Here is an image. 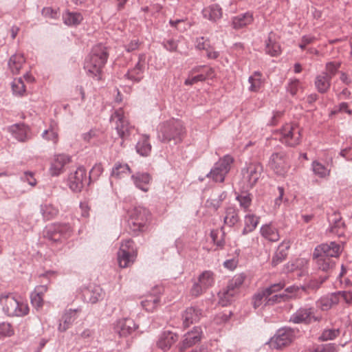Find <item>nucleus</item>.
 <instances>
[{
	"instance_id": "nucleus-23",
	"label": "nucleus",
	"mask_w": 352,
	"mask_h": 352,
	"mask_svg": "<svg viewBox=\"0 0 352 352\" xmlns=\"http://www.w3.org/2000/svg\"><path fill=\"white\" fill-rule=\"evenodd\" d=\"M144 56L143 54L139 56V60L135 67L129 70L125 75L129 79L135 82H139L143 78V74L144 72L145 63L144 60Z\"/></svg>"
},
{
	"instance_id": "nucleus-1",
	"label": "nucleus",
	"mask_w": 352,
	"mask_h": 352,
	"mask_svg": "<svg viewBox=\"0 0 352 352\" xmlns=\"http://www.w3.org/2000/svg\"><path fill=\"white\" fill-rule=\"evenodd\" d=\"M108 57L109 52L106 46L102 44L94 45L84 63V69L87 75L94 80H100Z\"/></svg>"
},
{
	"instance_id": "nucleus-38",
	"label": "nucleus",
	"mask_w": 352,
	"mask_h": 352,
	"mask_svg": "<svg viewBox=\"0 0 352 352\" xmlns=\"http://www.w3.org/2000/svg\"><path fill=\"white\" fill-rule=\"evenodd\" d=\"M260 218L253 214H248L245 216L244 228L242 234L246 235L254 231L259 223Z\"/></svg>"
},
{
	"instance_id": "nucleus-7",
	"label": "nucleus",
	"mask_w": 352,
	"mask_h": 352,
	"mask_svg": "<svg viewBox=\"0 0 352 352\" xmlns=\"http://www.w3.org/2000/svg\"><path fill=\"white\" fill-rule=\"evenodd\" d=\"M302 128L296 122L286 123L280 129L279 140L287 146L295 147L300 143Z\"/></svg>"
},
{
	"instance_id": "nucleus-35",
	"label": "nucleus",
	"mask_w": 352,
	"mask_h": 352,
	"mask_svg": "<svg viewBox=\"0 0 352 352\" xmlns=\"http://www.w3.org/2000/svg\"><path fill=\"white\" fill-rule=\"evenodd\" d=\"M136 256L137 253L128 252L124 249H120L118 252V261L119 266L122 268L129 267L130 265L133 263Z\"/></svg>"
},
{
	"instance_id": "nucleus-15",
	"label": "nucleus",
	"mask_w": 352,
	"mask_h": 352,
	"mask_svg": "<svg viewBox=\"0 0 352 352\" xmlns=\"http://www.w3.org/2000/svg\"><path fill=\"white\" fill-rule=\"evenodd\" d=\"M89 184L86 170L82 166L78 167L69 177V188L74 192H80L85 186H88Z\"/></svg>"
},
{
	"instance_id": "nucleus-22",
	"label": "nucleus",
	"mask_w": 352,
	"mask_h": 352,
	"mask_svg": "<svg viewBox=\"0 0 352 352\" xmlns=\"http://www.w3.org/2000/svg\"><path fill=\"white\" fill-rule=\"evenodd\" d=\"M80 309H69L62 316L59 326L58 330L61 332L65 331L68 329L71 325L73 324L74 320L78 318V313L80 312Z\"/></svg>"
},
{
	"instance_id": "nucleus-41",
	"label": "nucleus",
	"mask_w": 352,
	"mask_h": 352,
	"mask_svg": "<svg viewBox=\"0 0 352 352\" xmlns=\"http://www.w3.org/2000/svg\"><path fill=\"white\" fill-rule=\"evenodd\" d=\"M58 209L52 204H43L40 206V212L44 220L49 221L55 218L58 214Z\"/></svg>"
},
{
	"instance_id": "nucleus-49",
	"label": "nucleus",
	"mask_w": 352,
	"mask_h": 352,
	"mask_svg": "<svg viewBox=\"0 0 352 352\" xmlns=\"http://www.w3.org/2000/svg\"><path fill=\"white\" fill-rule=\"evenodd\" d=\"M248 82L250 84L249 90L253 92L258 91L262 85L261 74L259 72H254L253 75L249 77Z\"/></svg>"
},
{
	"instance_id": "nucleus-21",
	"label": "nucleus",
	"mask_w": 352,
	"mask_h": 352,
	"mask_svg": "<svg viewBox=\"0 0 352 352\" xmlns=\"http://www.w3.org/2000/svg\"><path fill=\"white\" fill-rule=\"evenodd\" d=\"M71 159L68 155L59 154L54 156L50 171L52 176H58L63 171L64 166L69 163Z\"/></svg>"
},
{
	"instance_id": "nucleus-26",
	"label": "nucleus",
	"mask_w": 352,
	"mask_h": 352,
	"mask_svg": "<svg viewBox=\"0 0 352 352\" xmlns=\"http://www.w3.org/2000/svg\"><path fill=\"white\" fill-rule=\"evenodd\" d=\"M177 340V336L170 331H165L159 337L157 344L159 348L166 351Z\"/></svg>"
},
{
	"instance_id": "nucleus-40",
	"label": "nucleus",
	"mask_w": 352,
	"mask_h": 352,
	"mask_svg": "<svg viewBox=\"0 0 352 352\" xmlns=\"http://www.w3.org/2000/svg\"><path fill=\"white\" fill-rule=\"evenodd\" d=\"M331 80L328 78V76L324 75L321 73L318 75L315 79V86L317 91L320 94L327 93L330 89Z\"/></svg>"
},
{
	"instance_id": "nucleus-45",
	"label": "nucleus",
	"mask_w": 352,
	"mask_h": 352,
	"mask_svg": "<svg viewBox=\"0 0 352 352\" xmlns=\"http://www.w3.org/2000/svg\"><path fill=\"white\" fill-rule=\"evenodd\" d=\"M84 295L89 302L94 304L102 300L104 294L100 287L96 286L92 289H87Z\"/></svg>"
},
{
	"instance_id": "nucleus-37",
	"label": "nucleus",
	"mask_w": 352,
	"mask_h": 352,
	"mask_svg": "<svg viewBox=\"0 0 352 352\" xmlns=\"http://www.w3.org/2000/svg\"><path fill=\"white\" fill-rule=\"evenodd\" d=\"M63 20L64 23L68 26H77L82 21L83 16L80 12L66 10L63 14Z\"/></svg>"
},
{
	"instance_id": "nucleus-48",
	"label": "nucleus",
	"mask_w": 352,
	"mask_h": 352,
	"mask_svg": "<svg viewBox=\"0 0 352 352\" xmlns=\"http://www.w3.org/2000/svg\"><path fill=\"white\" fill-rule=\"evenodd\" d=\"M269 296L265 292L264 289L258 290L252 297V305L254 309H258L261 306L263 305L267 301V298Z\"/></svg>"
},
{
	"instance_id": "nucleus-25",
	"label": "nucleus",
	"mask_w": 352,
	"mask_h": 352,
	"mask_svg": "<svg viewBox=\"0 0 352 352\" xmlns=\"http://www.w3.org/2000/svg\"><path fill=\"white\" fill-rule=\"evenodd\" d=\"M8 131L19 142H26L30 139L29 128L23 124H13L8 128Z\"/></svg>"
},
{
	"instance_id": "nucleus-39",
	"label": "nucleus",
	"mask_w": 352,
	"mask_h": 352,
	"mask_svg": "<svg viewBox=\"0 0 352 352\" xmlns=\"http://www.w3.org/2000/svg\"><path fill=\"white\" fill-rule=\"evenodd\" d=\"M262 236L270 241H277L280 239L278 230L272 224H265L260 230Z\"/></svg>"
},
{
	"instance_id": "nucleus-52",
	"label": "nucleus",
	"mask_w": 352,
	"mask_h": 352,
	"mask_svg": "<svg viewBox=\"0 0 352 352\" xmlns=\"http://www.w3.org/2000/svg\"><path fill=\"white\" fill-rule=\"evenodd\" d=\"M341 66V63L338 61H331L326 63L325 65V72H322L324 75L328 76L329 79H332L333 77L337 74L340 67Z\"/></svg>"
},
{
	"instance_id": "nucleus-64",
	"label": "nucleus",
	"mask_w": 352,
	"mask_h": 352,
	"mask_svg": "<svg viewBox=\"0 0 352 352\" xmlns=\"http://www.w3.org/2000/svg\"><path fill=\"white\" fill-rule=\"evenodd\" d=\"M205 81V76H204V73L199 74L197 76H194L192 77H188L184 81V85L187 86L192 85L198 82Z\"/></svg>"
},
{
	"instance_id": "nucleus-31",
	"label": "nucleus",
	"mask_w": 352,
	"mask_h": 352,
	"mask_svg": "<svg viewBox=\"0 0 352 352\" xmlns=\"http://www.w3.org/2000/svg\"><path fill=\"white\" fill-rule=\"evenodd\" d=\"M203 16L211 21L216 22L222 17L221 8L217 4H212L205 8L202 11Z\"/></svg>"
},
{
	"instance_id": "nucleus-53",
	"label": "nucleus",
	"mask_w": 352,
	"mask_h": 352,
	"mask_svg": "<svg viewBox=\"0 0 352 352\" xmlns=\"http://www.w3.org/2000/svg\"><path fill=\"white\" fill-rule=\"evenodd\" d=\"M13 94L21 96L25 92V86L21 78H15L12 82Z\"/></svg>"
},
{
	"instance_id": "nucleus-18",
	"label": "nucleus",
	"mask_w": 352,
	"mask_h": 352,
	"mask_svg": "<svg viewBox=\"0 0 352 352\" xmlns=\"http://www.w3.org/2000/svg\"><path fill=\"white\" fill-rule=\"evenodd\" d=\"M201 336L202 331L201 327H195L192 331L187 332L184 335V340L179 346V352H183L186 349L190 348L199 342L201 340Z\"/></svg>"
},
{
	"instance_id": "nucleus-19",
	"label": "nucleus",
	"mask_w": 352,
	"mask_h": 352,
	"mask_svg": "<svg viewBox=\"0 0 352 352\" xmlns=\"http://www.w3.org/2000/svg\"><path fill=\"white\" fill-rule=\"evenodd\" d=\"M329 232L338 237L344 236L346 226L339 212H333L329 217Z\"/></svg>"
},
{
	"instance_id": "nucleus-54",
	"label": "nucleus",
	"mask_w": 352,
	"mask_h": 352,
	"mask_svg": "<svg viewBox=\"0 0 352 352\" xmlns=\"http://www.w3.org/2000/svg\"><path fill=\"white\" fill-rule=\"evenodd\" d=\"M245 276L243 274H237L234 276L231 280H229L228 285L229 288L238 292L239 288L242 285L245 280Z\"/></svg>"
},
{
	"instance_id": "nucleus-12",
	"label": "nucleus",
	"mask_w": 352,
	"mask_h": 352,
	"mask_svg": "<svg viewBox=\"0 0 352 352\" xmlns=\"http://www.w3.org/2000/svg\"><path fill=\"white\" fill-rule=\"evenodd\" d=\"M297 330L288 327L279 329L271 339V347L276 349L289 345L295 339Z\"/></svg>"
},
{
	"instance_id": "nucleus-33",
	"label": "nucleus",
	"mask_w": 352,
	"mask_h": 352,
	"mask_svg": "<svg viewBox=\"0 0 352 352\" xmlns=\"http://www.w3.org/2000/svg\"><path fill=\"white\" fill-rule=\"evenodd\" d=\"M47 288L45 285L37 286L34 291L31 293L30 299L33 307L39 309L43 305V294L47 291Z\"/></svg>"
},
{
	"instance_id": "nucleus-10",
	"label": "nucleus",
	"mask_w": 352,
	"mask_h": 352,
	"mask_svg": "<svg viewBox=\"0 0 352 352\" xmlns=\"http://www.w3.org/2000/svg\"><path fill=\"white\" fill-rule=\"evenodd\" d=\"M316 309L310 305H306L298 308L289 318V322L294 324H310L313 322H320L322 316L316 315Z\"/></svg>"
},
{
	"instance_id": "nucleus-63",
	"label": "nucleus",
	"mask_w": 352,
	"mask_h": 352,
	"mask_svg": "<svg viewBox=\"0 0 352 352\" xmlns=\"http://www.w3.org/2000/svg\"><path fill=\"white\" fill-rule=\"evenodd\" d=\"M337 297L338 298V302L342 298L346 303L352 305V292L349 291H340L336 292Z\"/></svg>"
},
{
	"instance_id": "nucleus-28",
	"label": "nucleus",
	"mask_w": 352,
	"mask_h": 352,
	"mask_svg": "<svg viewBox=\"0 0 352 352\" xmlns=\"http://www.w3.org/2000/svg\"><path fill=\"white\" fill-rule=\"evenodd\" d=\"M253 21V14L250 12H247L234 16L232 19V26L235 30H239L251 24Z\"/></svg>"
},
{
	"instance_id": "nucleus-5",
	"label": "nucleus",
	"mask_w": 352,
	"mask_h": 352,
	"mask_svg": "<svg viewBox=\"0 0 352 352\" xmlns=\"http://www.w3.org/2000/svg\"><path fill=\"white\" fill-rule=\"evenodd\" d=\"M3 312L8 316L23 317L29 313L28 305L18 301L12 294L0 296Z\"/></svg>"
},
{
	"instance_id": "nucleus-4",
	"label": "nucleus",
	"mask_w": 352,
	"mask_h": 352,
	"mask_svg": "<svg viewBox=\"0 0 352 352\" xmlns=\"http://www.w3.org/2000/svg\"><path fill=\"white\" fill-rule=\"evenodd\" d=\"M149 211L141 206L135 207L130 212L128 226L130 232L135 235L144 232L148 228Z\"/></svg>"
},
{
	"instance_id": "nucleus-27",
	"label": "nucleus",
	"mask_w": 352,
	"mask_h": 352,
	"mask_svg": "<svg viewBox=\"0 0 352 352\" xmlns=\"http://www.w3.org/2000/svg\"><path fill=\"white\" fill-rule=\"evenodd\" d=\"M25 63V58L22 54L12 55L8 62V69L13 75L19 74Z\"/></svg>"
},
{
	"instance_id": "nucleus-59",
	"label": "nucleus",
	"mask_w": 352,
	"mask_h": 352,
	"mask_svg": "<svg viewBox=\"0 0 352 352\" xmlns=\"http://www.w3.org/2000/svg\"><path fill=\"white\" fill-rule=\"evenodd\" d=\"M103 172V168L101 164H95L89 172V182L91 180H96L99 176Z\"/></svg>"
},
{
	"instance_id": "nucleus-29",
	"label": "nucleus",
	"mask_w": 352,
	"mask_h": 352,
	"mask_svg": "<svg viewBox=\"0 0 352 352\" xmlns=\"http://www.w3.org/2000/svg\"><path fill=\"white\" fill-rule=\"evenodd\" d=\"M265 52L271 56H278L281 53L280 46L276 41L273 32H270L267 39L265 41Z\"/></svg>"
},
{
	"instance_id": "nucleus-47",
	"label": "nucleus",
	"mask_w": 352,
	"mask_h": 352,
	"mask_svg": "<svg viewBox=\"0 0 352 352\" xmlns=\"http://www.w3.org/2000/svg\"><path fill=\"white\" fill-rule=\"evenodd\" d=\"M311 168L314 173L320 178H326L330 175L331 169L318 161H314L311 164Z\"/></svg>"
},
{
	"instance_id": "nucleus-30",
	"label": "nucleus",
	"mask_w": 352,
	"mask_h": 352,
	"mask_svg": "<svg viewBox=\"0 0 352 352\" xmlns=\"http://www.w3.org/2000/svg\"><path fill=\"white\" fill-rule=\"evenodd\" d=\"M290 245L289 241H283L278 245V249L272 259V266L276 267L286 259L287 256V251Z\"/></svg>"
},
{
	"instance_id": "nucleus-57",
	"label": "nucleus",
	"mask_w": 352,
	"mask_h": 352,
	"mask_svg": "<svg viewBox=\"0 0 352 352\" xmlns=\"http://www.w3.org/2000/svg\"><path fill=\"white\" fill-rule=\"evenodd\" d=\"M14 334V329L8 322L0 323V338L10 337Z\"/></svg>"
},
{
	"instance_id": "nucleus-6",
	"label": "nucleus",
	"mask_w": 352,
	"mask_h": 352,
	"mask_svg": "<svg viewBox=\"0 0 352 352\" xmlns=\"http://www.w3.org/2000/svg\"><path fill=\"white\" fill-rule=\"evenodd\" d=\"M73 230L68 224L52 223L45 227L43 236L52 243H63L69 239Z\"/></svg>"
},
{
	"instance_id": "nucleus-2",
	"label": "nucleus",
	"mask_w": 352,
	"mask_h": 352,
	"mask_svg": "<svg viewBox=\"0 0 352 352\" xmlns=\"http://www.w3.org/2000/svg\"><path fill=\"white\" fill-rule=\"evenodd\" d=\"M341 253V246L336 242L322 243L317 246L314 252V258L317 267L323 272L331 273L336 263L332 258H337Z\"/></svg>"
},
{
	"instance_id": "nucleus-44",
	"label": "nucleus",
	"mask_w": 352,
	"mask_h": 352,
	"mask_svg": "<svg viewBox=\"0 0 352 352\" xmlns=\"http://www.w3.org/2000/svg\"><path fill=\"white\" fill-rule=\"evenodd\" d=\"M237 292L233 289L229 288V286L227 285L226 288L219 292V304L222 306H227L234 300V297Z\"/></svg>"
},
{
	"instance_id": "nucleus-50",
	"label": "nucleus",
	"mask_w": 352,
	"mask_h": 352,
	"mask_svg": "<svg viewBox=\"0 0 352 352\" xmlns=\"http://www.w3.org/2000/svg\"><path fill=\"white\" fill-rule=\"evenodd\" d=\"M236 199L239 201L240 207L244 211H248L252 204V196L250 193L242 192L236 195Z\"/></svg>"
},
{
	"instance_id": "nucleus-46",
	"label": "nucleus",
	"mask_w": 352,
	"mask_h": 352,
	"mask_svg": "<svg viewBox=\"0 0 352 352\" xmlns=\"http://www.w3.org/2000/svg\"><path fill=\"white\" fill-rule=\"evenodd\" d=\"M328 277L329 276L326 275L324 276H321L319 278H311L302 287V289L305 292L317 290L320 287L321 285L326 281Z\"/></svg>"
},
{
	"instance_id": "nucleus-3",
	"label": "nucleus",
	"mask_w": 352,
	"mask_h": 352,
	"mask_svg": "<svg viewBox=\"0 0 352 352\" xmlns=\"http://www.w3.org/2000/svg\"><path fill=\"white\" fill-rule=\"evenodd\" d=\"M186 134V129L182 122L177 119H170L162 122L157 127V138L162 143L173 142L175 144L182 142Z\"/></svg>"
},
{
	"instance_id": "nucleus-51",
	"label": "nucleus",
	"mask_w": 352,
	"mask_h": 352,
	"mask_svg": "<svg viewBox=\"0 0 352 352\" xmlns=\"http://www.w3.org/2000/svg\"><path fill=\"white\" fill-rule=\"evenodd\" d=\"M292 296L287 294H274L270 297L267 298V301L264 303V307L272 306L276 303H280L288 300Z\"/></svg>"
},
{
	"instance_id": "nucleus-14",
	"label": "nucleus",
	"mask_w": 352,
	"mask_h": 352,
	"mask_svg": "<svg viewBox=\"0 0 352 352\" xmlns=\"http://www.w3.org/2000/svg\"><path fill=\"white\" fill-rule=\"evenodd\" d=\"M269 166L276 175L285 176L290 168L287 153L284 151L273 153L270 157Z\"/></svg>"
},
{
	"instance_id": "nucleus-9",
	"label": "nucleus",
	"mask_w": 352,
	"mask_h": 352,
	"mask_svg": "<svg viewBox=\"0 0 352 352\" xmlns=\"http://www.w3.org/2000/svg\"><path fill=\"white\" fill-rule=\"evenodd\" d=\"M110 121L115 124V129L118 135L122 140L121 144L135 132V127L126 120L124 111L121 108L114 111L111 116Z\"/></svg>"
},
{
	"instance_id": "nucleus-34",
	"label": "nucleus",
	"mask_w": 352,
	"mask_h": 352,
	"mask_svg": "<svg viewBox=\"0 0 352 352\" xmlns=\"http://www.w3.org/2000/svg\"><path fill=\"white\" fill-rule=\"evenodd\" d=\"M338 303L336 292L322 296L317 302L318 307L322 311H327Z\"/></svg>"
},
{
	"instance_id": "nucleus-16",
	"label": "nucleus",
	"mask_w": 352,
	"mask_h": 352,
	"mask_svg": "<svg viewBox=\"0 0 352 352\" xmlns=\"http://www.w3.org/2000/svg\"><path fill=\"white\" fill-rule=\"evenodd\" d=\"M138 328L134 320L129 318L118 320L114 324V331L120 337H127L132 335Z\"/></svg>"
},
{
	"instance_id": "nucleus-55",
	"label": "nucleus",
	"mask_w": 352,
	"mask_h": 352,
	"mask_svg": "<svg viewBox=\"0 0 352 352\" xmlns=\"http://www.w3.org/2000/svg\"><path fill=\"white\" fill-rule=\"evenodd\" d=\"M42 138L47 141H52L56 144L58 141V135L57 131L53 129L45 130L42 133Z\"/></svg>"
},
{
	"instance_id": "nucleus-8",
	"label": "nucleus",
	"mask_w": 352,
	"mask_h": 352,
	"mask_svg": "<svg viewBox=\"0 0 352 352\" xmlns=\"http://www.w3.org/2000/svg\"><path fill=\"white\" fill-rule=\"evenodd\" d=\"M234 161L233 157L230 155H224L214 164L210 171L206 175V177L214 182L223 183L226 176L230 172Z\"/></svg>"
},
{
	"instance_id": "nucleus-42",
	"label": "nucleus",
	"mask_w": 352,
	"mask_h": 352,
	"mask_svg": "<svg viewBox=\"0 0 352 352\" xmlns=\"http://www.w3.org/2000/svg\"><path fill=\"white\" fill-rule=\"evenodd\" d=\"M148 140L149 137L144 135L141 137L135 146L137 153L142 156H148L151 151V145Z\"/></svg>"
},
{
	"instance_id": "nucleus-36",
	"label": "nucleus",
	"mask_w": 352,
	"mask_h": 352,
	"mask_svg": "<svg viewBox=\"0 0 352 352\" xmlns=\"http://www.w3.org/2000/svg\"><path fill=\"white\" fill-rule=\"evenodd\" d=\"M239 221V210L234 206H228L225 209L224 224L232 227Z\"/></svg>"
},
{
	"instance_id": "nucleus-61",
	"label": "nucleus",
	"mask_w": 352,
	"mask_h": 352,
	"mask_svg": "<svg viewBox=\"0 0 352 352\" xmlns=\"http://www.w3.org/2000/svg\"><path fill=\"white\" fill-rule=\"evenodd\" d=\"M179 41L173 38L164 40L162 42L163 47L170 52H177Z\"/></svg>"
},
{
	"instance_id": "nucleus-43",
	"label": "nucleus",
	"mask_w": 352,
	"mask_h": 352,
	"mask_svg": "<svg viewBox=\"0 0 352 352\" xmlns=\"http://www.w3.org/2000/svg\"><path fill=\"white\" fill-rule=\"evenodd\" d=\"M227 197V192L223 191L217 196L213 195L208 198L206 201V206L207 208L217 211L221 206L222 202L226 199Z\"/></svg>"
},
{
	"instance_id": "nucleus-60",
	"label": "nucleus",
	"mask_w": 352,
	"mask_h": 352,
	"mask_svg": "<svg viewBox=\"0 0 352 352\" xmlns=\"http://www.w3.org/2000/svg\"><path fill=\"white\" fill-rule=\"evenodd\" d=\"M210 45V41L209 38H206L204 36L197 38L195 42V47L199 50H208Z\"/></svg>"
},
{
	"instance_id": "nucleus-32",
	"label": "nucleus",
	"mask_w": 352,
	"mask_h": 352,
	"mask_svg": "<svg viewBox=\"0 0 352 352\" xmlns=\"http://www.w3.org/2000/svg\"><path fill=\"white\" fill-rule=\"evenodd\" d=\"M130 173L131 168L127 164L117 162L112 168L111 177L116 179H120L127 177Z\"/></svg>"
},
{
	"instance_id": "nucleus-58",
	"label": "nucleus",
	"mask_w": 352,
	"mask_h": 352,
	"mask_svg": "<svg viewBox=\"0 0 352 352\" xmlns=\"http://www.w3.org/2000/svg\"><path fill=\"white\" fill-rule=\"evenodd\" d=\"M300 80L296 78L289 79L287 85V91L292 96H295L299 88Z\"/></svg>"
},
{
	"instance_id": "nucleus-62",
	"label": "nucleus",
	"mask_w": 352,
	"mask_h": 352,
	"mask_svg": "<svg viewBox=\"0 0 352 352\" xmlns=\"http://www.w3.org/2000/svg\"><path fill=\"white\" fill-rule=\"evenodd\" d=\"M314 352H337V349L335 344L329 343L318 346Z\"/></svg>"
},
{
	"instance_id": "nucleus-24",
	"label": "nucleus",
	"mask_w": 352,
	"mask_h": 352,
	"mask_svg": "<svg viewBox=\"0 0 352 352\" xmlns=\"http://www.w3.org/2000/svg\"><path fill=\"white\" fill-rule=\"evenodd\" d=\"M135 186L142 190L148 192L149 190V184L151 181V176L147 173L138 172L131 175Z\"/></svg>"
},
{
	"instance_id": "nucleus-56",
	"label": "nucleus",
	"mask_w": 352,
	"mask_h": 352,
	"mask_svg": "<svg viewBox=\"0 0 352 352\" xmlns=\"http://www.w3.org/2000/svg\"><path fill=\"white\" fill-rule=\"evenodd\" d=\"M340 334V330L338 329H325L323 331L322 335L320 338L322 340H331L337 338Z\"/></svg>"
},
{
	"instance_id": "nucleus-11",
	"label": "nucleus",
	"mask_w": 352,
	"mask_h": 352,
	"mask_svg": "<svg viewBox=\"0 0 352 352\" xmlns=\"http://www.w3.org/2000/svg\"><path fill=\"white\" fill-rule=\"evenodd\" d=\"M214 274L210 270L204 271L197 280H195L190 289V294L197 298L205 293L214 284Z\"/></svg>"
},
{
	"instance_id": "nucleus-17",
	"label": "nucleus",
	"mask_w": 352,
	"mask_h": 352,
	"mask_svg": "<svg viewBox=\"0 0 352 352\" xmlns=\"http://www.w3.org/2000/svg\"><path fill=\"white\" fill-rule=\"evenodd\" d=\"M163 288L155 286L152 289L151 293L146 295L144 300L141 302L142 306L147 311L152 312L160 305V294Z\"/></svg>"
},
{
	"instance_id": "nucleus-13",
	"label": "nucleus",
	"mask_w": 352,
	"mask_h": 352,
	"mask_svg": "<svg viewBox=\"0 0 352 352\" xmlns=\"http://www.w3.org/2000/svg\"><path fill=\"white\" fill-rule=\"evenodd\" d=\"M263 172V167L260 162L254 161L246 163L241 169V175L247 187L252 188L261 178Z\"/></svg>"
},
{
	"instance_id": "nucleus-20",
	"label": "nucleus",
	"mask_w": 352,
	"mask_h": 352,
	"mask_svg": "<svg viewBox=\"0 0 352 352\" xmlns=\"http://www.w3.org/2000/svg\"><path fill=\"white\" fill-rule=\"evenodd\" d=\"M201 310L195 307H188L182 314L183 327H188L190 324L199 321L201 317Z\"/></svg>"
}]
</instances>
